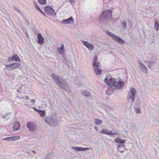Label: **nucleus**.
Returning a JSON list of instances; mask_svg holds the SVG:
<instances>
[{
  "label": "nucleus",
  "mask_w": 159,
  "mask_h": 159,
  "mask_svg": "<svg viewBox=\"0 0 159 159\" xmlns=\"http://www.w3.org/2000/svg\"><path fill=\"white\" fill-rule=\"evenodd\" d=\"M51 77L58 85H60L62 80L60 77L54 73L52 74Z\"/></svg>",
  "instance_id": "obj_7"
},
{
  "label": "nucleus",
  "mask_w": 159,
  "mask_h": 159,
  "mask_svg": "<svg viewBox=\"0 0 159 159\" xmlns=\"http://www.w3.org/2000/svg\"><path fill=\"white\" fill-rule=\"evenodd\" d=\"M45 122L49 125L54 126L57 124V119L55 116H50L47 117L45 120Z\"/></svg>",
  "instance_id": "obj_3"
},
{
  "label": "nucleus",
  "mask_w": 159,
  "mask_h": 159,
  "mask_svg": "<svg viewBox=\"0 0 159 159\" xmlns=\"http://www.w3.org/2000/svg\"><path fill=\"white\" fill-rule=\"evenodd\" d=\"M124 152V151H120V152H121V153H122Z\"/></svg>",
  "instance_id": "obj_50"
},
{
  "label": "nucleus",
  "mask_w": 159,
  "mask_h": 159,
  "mask_svg": "<svg viewBox=\"0 0 159 159\" xmlns=\"http://www.w3.org/2000/svg\"><path fill=\"white\" fill-rule=\"evenodd\" d=\"M20 137L19 136H14L5 138L3 139V140H7L8 141H12L18 140L20 139Z\"/></svg>",
  "instance_id": "obj_17"
},
{
  "label": "nucleus",
  "mask_w": 159,
  "mask_h": 159,
  "mask_svg": "<svg viewBox=\"0 0 159 159\" xmlns=\"http://www.w3.org/2000/svg\"><path fill=\"white\" fill-rule=\"evenodd\" d=\"M52 154L51 153H49L48 155V156H50L51 155H52Z\"/></svg>",
  "instance_id": "obj_47"
},
{
  "label": "nucleus",
  "mask_w": 159,
  "mask_h": 159,
  "mask_svg": "<svg viewBox=\"0 0 159 159\" xmlns=\"http://www.w3.org/2000/svg\"><path fill=\"white\" fill-rule=\"evenodd\" d=\"M45 12L47 14L54 16L56 15L54 10L49 6L45 7L44 8Z\"/></svg>",
  "instance_id": "obj_5"
},
{
  "label": "nucleus",
  "mask_w": 159,
  "mask_h": 159,
  "mask_svg": "<svg viewBox=\"0 0 159 159\" xmlns=\"http://www.w3.org/2000/svg\"><path fill=\"white\" fill-rule=\"evenodd\" d=\"M73 21V18L72 17H71L67 19L64 20L61 22L64 24H66L70 23L71 22H72Z\"/></svg>",
  "instance_id": "obj_20"
},
{
  "label": "nucleus",
  "mask_w": 159,
  "mask_h": 159,
  "mask_svg": "<svg viewBox=\"0 0 159 159\" xmlns=\"http://www.w3.org/2000/svg\"><path fill=\"white\" fill-rule=\"evenodd\" d=\"M26 126L29 130L31 132L34 131L37 129L36 125L33 122H28Z\"/></svg>",
  "instance_id": "obj_8"
},
{
  "label": "nucleus",
  "mask_w": 159,
  "mask_h": 159,
  "mask_svg": "<svg viewBox=\"0 0 159 159\" xmlns=\"http://www.w3.org/2000/svg\"><path fill=\"white\" fill-rule=\"evenodd\" d=\"M106 33L107 34L110 36L115 42L121 44L125 43V41L122 39L114 34L108 31L106 32Z\"/></svg>",
  "instance_id": "obj_2"
},
{
  "label": "nucleus",
  "mask_w": 159,
  "mask_h": 159,
  "mask_svg": "<svg viewBox=\"0 0 159 159\" xmlns=\"http://www.w3.org/2000/svg\"><path fill=\"white\" fill-rule=\"evenodd\" d=\"M38 11H39L40 12H41V13H42V14L43 13V11H42L41 10V9H40L39 10H38Z\"/></svg>",
  "instance_id": "obj_44"
},
{
  "label": "nucleus",
  "mask_w": 159,
  "mask_h": 159,
  "mask_svg": "<svg viewBox=\"0 0 159 159\" xmlns=\"http://www.w3.org/2000/svg\"><path fill=\"white\" fill-rule=\"evenodd\" d=\"M147 66L150 68L151 69L152 67L154 66L156 62V60H151L149 61H146Z\"/></svg>",
  "instance_id": "obj_12"
},
{
  "label": "nucleus",
  "mask_w": 159,
  "mask_h": 159,
  "mask_svg": "<svg viewBox=\"0 0 159 159\" xmlns=\"http://www.w3.org/2000/svg\"><path fill=\"white\" fill-rule=\"evenodd\" d=\"M100 133L101 134H106L110 135H112L114 134H118L116 132L112 133L111 131H109L108 130L105 129H102V130L101 131Z\"/></svg>",
  "instance_id": "obj_11"
},
{
  "label": "nucleus",
  "mask_w": 159,
  "mask_h": 159,
  "mask_svg": "<svg viewBox=\"0 0 159 159\" xmlns=\"http://www.w3.org/2000/svg\"><path fill=\"white\" fill-rule=\"evenodd\" d=\"M138 64L139 65V68L142 71L146 73L147 72V68L144 65H143L142 63L139 62Z\"/></svg>",
  "instance_id": "obj_15"
},
{
  "label": "nucleus",
  "mask_w": 159,
  "mask_h": 159,
  "mask_svg": "<svg viewBox=\"0 0 159 159\" xmlns=\"http://www.w3.org/2000/svg\"><path fill=\"white\" fill-rule=\"evenodd\" d=\"M11 65H12L11 69L13 70L17 68L20 65V64L17 62H14L11 64Z\"/></svg>",
  "instance_id": "obj_25"
},
{
  "label": "nucleus",
  "mask_w": 159,
  "mask_h": 159,
  "mask_svg": "<svg viewBox=\"0 0 159 159\" xmlns=\"http://www.w3.org/2000/svg\"><path fill=\"white\" fill-rule=\"evenodd\" d=\"M37 38L38 40V42L39 44H42L44 43V39L42 37L41 34H38Z\"/></svg>",
  "instance_id": "obj_19"
},
{
  "label": "nucleus",
  "mask_w": 159,
  "mask_h": 159,
  "mask_svg": "<svg viewBox=\"0 0 159 159\" xmlns=\"http://www.w3.org/2000/svg\"><path fill=\"white\" fill-rule=\"evenodd\" d=\"M125 148V145H119L118 146H117V148H118V151H119V149H118L119 148Z\"/></svg>",
  "instance_id": "obj_36"
},
{
  "label": "nucleus",
  "mask_w": 159,
  "mask_h": 159,
  "mask_svg": "<svg viewBox=\"0 0 159 159\" xmlns=\"http://www.w3.org/2000/svg\"><path fill=\"white\" fill-rule=\"evenodd\" d=\"M90 149V148H83L80 147V151H86Z\"/></svg>",
  "instance_id": "obj_33"
},
{
  "label": "nucleus",
  "mask_w": 159,
  "mask_h": 159,
  "mask_svg": "<svg viewBox=\"0 0 159 159\" xmlns=\"http://www.w3.org/2000/svg\"><path fill=\"white\" fill-rule=\"evenodd\" d=\"M154 27L157 31H159V25L157 22H156L154 24Z\"/></svg>",
  "instance_id": "obj_28"
},
{
  "label": "nucleus",
  "mask_w": 159,
  "mask_h": 159,
  "mask_svg": "<svg viewBox=\"0 0 159 159\" xmlns=\"http://www.w3.org/2000/svg\"><path fill=\"white\" fill-rule=\"evenodd\" d=\"M75 0H70L69 2L71 3H74L75 2Z\"/></svg>",
  "instance_id": "obj_40"
},
{
  "label": "nucleus",
  "mask_w": 159,
  "mask_h": 159,
  "mask_svg": "<svg viewBox=\"0 0 159 159\" xmlns=\"http://www.w3.org/2000/svg\"><path fill=\"white\" fill-rule=\"evenodd\" d=\"M83 44L87 48L89 49L92 50L94 49V46L93 45L90 43H89L86 41L81 40Z\"/></svg>",
  "instance_id": "obj_10"
},
{
  "label": "nucleus",
  "mask_w": 159,
  "mask_h": 159,
  "mask_svg": "<svg viewBox=\"0 0 159 159\" xmlns=\"http://www.w3.org/2000/svg\"><path fill=\"white\" fill-rule=\"evenodd\" d=\"M98 67L99 65L93 66L94 68V71L96 74L98 75H101L102 72V70L98 68Z\"/></svg>",
  "instance_id": "obj_18"
},
{
  "label": "nucleus",
  "mask_w": 159,
  "mask_h": 159,
  "mask_svg": "<svg viewBox=\"0 0 159 159\" xmlns=\"http://www.w3.org/2000/svg\"><path fill=\"white\" fill-rule=\"evenodd\" d=\"M41 117H43L46 114L45 111L44 110H41L39 113Z\"/></svg>",
  "instance_id": "obj_30"
},
{
  "label": "nucleus",
  "mask_w": 159,
  "mask_h": 159,
  "mask_svg": "<svg viewBox=\"0 0 159 159\" xmlns=\"http://www.w3.org/2000/svg\"><path fill=\"white\" fill-rule=\"evenodd\" d=\"M94 128L96 130H97L98 129V127L96 126H95Z\"/></svg>",
  "instance_id": "obj_42"
},
{
  "label": "nucleus",
  "mask_w": 159,
  "mask_h": 159,
  "mask_svg": "<svg viewBox=\"0 0 159 159\" xmlns=\"http://www.w3.org/2000/svg\"><path fill=\"white\" fill-rule=\"evenodd\" d=\"M34 110L38 113H39V112H40V111H41L40 110L38 109L35 107H34L33 108Z\"/></svg>",
  "instance_id": "obj_38"
},
{
  "label": "nucleus",
  "mask_w": 159,
  "mask_h": 159,
  "mask_svg": "<svg viewBox=\"0 0 159 159\" xmlns=\"http://www.w3.org/2000/svg\"><path fill=\"white\" fill-rule=\"evenodd\" d=\"M5 66L7 68V69L8 70H12L11 69L12 68V65H11V64H9V65H5Z\"/></svg>",
  "instance_id": "obj_32"
},
{
  "label": "nucleus",
  "mask_w": 159,
  "mask_h": 159,
  "mask_svg": "<svg viewBox=\"0 0 159 159\" xmlns=\"http://www.w3.org/2000/svg\"><path fill=\"white\" fill-rule=\"evenodd\" d=\"M20 123L18 121H15L13 126V130L14 131L18 130L20 129Z\"/></svg>",
  "instance_id": "obj_16"
},
{
  "label": "nucleus",
  "mask_w": 159,
  "mask_h": 159,
  "mask_svg": "<svg viewBox=\"0 0 159 159\" xmlns=\"http://www.w3.org/2000/svg\"><path fill=\"white\" fill-rule=\"evenodd\" d=\"M82 94H83L84 96L87 97H89L90 96V93L87 91L83 90L81 92Z\"/></svg>",
  "instance_id": "obj_24"
},
{
  "label": "nucleus",
  "mask_w": 159,
  "mask_h": 159,
  "mask_svg": "<svg viewBox=\"0 0 159 159\" xmlns=\"http://www.w3.org/2000/svg\"><path fill=\"white\" fill-rule=\"evenodd\" d=\"M17 91L18 92H19V90H18V89H17Z\"/></svg>",
  "instance_id": "obj_53"
},
{
  "label": "nucleus",
  "mask_w": 159,
  "mask_h": 159,
  "mask_svg": "<svg viewBox=\"0 0 159 159\" xmlns=\"http://www.w3.org/2000/svg\"><path fill=\"white\" fill-rule=\"evenodd\" d=\"M7 60L9 62H12L14 61L19 62L20 61V58L16 54L13 55L11 57H8Z\"/></svg>",
  "instance_id": "obj_9"
},
{
  "label": "nucleus",
  "mask_w": 159,
  "mask_h": 159,
  "mask_svg": "<svg viewBox=\"0 0 159 159\" xmlns=\"http://www.w3.org/2000/svg\"><path fill=\"white\" fill-rule=\"evenodd\" d=\"M46 0H38V2L40 4L45 5L46 3Z\"/></svg>",
  "instance_id": "obj_27"
},
{
  "label": "nucleus",
  "mask_w": 159,
  "mask_h": 159,
  "mask_svg": "<svg viewBox=\"0 0 159 159\" xmlns=\"http://www.w3.org/2000/svg\"><path fill=\"white\" fill-rule=\"evenodd\" d=\"M111 89H108L106 91V93L108 95H110L112 93V92H111L110 93V92L111 90Z\"/></svg>",
  "instance_id": "obj_35"
},
{
  "label": "nucleus",
  "mask_w": 159,
  "mask_h": 159,
  "mask_svg": "<svg viewBox=\"0 0 159 159\" xmlns=\"http://www.w3.org/2000/svg\"><path fill=\"white\" fill-rule=\"evenodd\" d=\"M24 105H27V104H24Z\"/></svg>",
  "instance_id": "obj_52"
},
{
  "label": "nucleus",
  "mask_w": 159,
  "mask_h": 159,
  "mask_svg": "<svg viewBox=\"0 0 159 159\" xmlns=\"http://www.w3.org/2000/svg\"><path fill=\"white\" fill-rule=\"evenodd\" d=\"M26 152L28 154H29V152Z\"/></svg>",
  "instance_id": "obj_51"
},
{
  "label": "nucleus",
  "mask_w": 159,
  "mask_h": 159,
  "mask_svg": "<svg viewBox=\"0 0 159 159\" xmlns=\"http://www.w3.org/2000/svg\"><path fill=\"white\" fill-rule=\"evenodd\" d=\"M136 90L135 89L131 87L130 88L129 92L128 93V99H131V101L134 102L135 99V97L136 94Z\"/></svg>",
  "instance_id": "obj_4"
},
{
  "label": "nucleus",
  "mask_w": 159,
  "mask_h": 159,
  "mask_svg": "<svg viewBox=\"0 0 159 159\" xmlns=\"http://www.w3.org/2000/svg\"><path fill=\"white\" fill-rule=\"evenodd\" d=\"M111 0H104V2L105 3H109Z\"/></svg>",
  "instance_id": "obj_39"
},
{
  "label": "nucleus",
  "mask_w": 159,
  "mask_h": 159,
  "mask_svg": "<svg viewBox=\"0 0 159 159\" xmlns=\"http://www.w3.org/2000/svg\"><path fill=\"white\" fill-rule=\"evenodd\" d=\"M134 111H135L136 113H140L141 112V108L140 107L135 108Z\"/></svg>",
  "instance_id": "obj_29"
},
{
  "label": "nucleus",
  "mask_w": 159,
  "mask_h": 159,
  "mask_svg": "<svg viewBox=\"0 0 159 159\" xmlns=\"http://www.w3.org/2000/svg\"><path fill=\"white\" fill-rule=\"evenodd\" d=\"M32 152L34 154H36V152L35 151H32Z\"/></svg>",
  "instance_id": "obj_45"
},
{
  "label": "nucleus",
  "mask_w": 159,
  "mask_h": 159,
  "mask_svg": "<svg viewBox=\"0 0 159 159\" xmlns=\"http://www.w3.org/2000/svg\"><path fill=\"white\" fill-rule=\"evenodd\" d=\"M94 122L95 124L97 125H100L102 123V120L97 118L95 119Z\"/></svg>",
  "instance_id": "obj_26"
},
{
  "label": "nucleus",
  "mask_w": 159,
  "mask_h": 159,
  "mask_svg": "<svg viewBox=\"0 0 159 159\" xmlns=\"http://www.w3.org/2000/svg\"><path fill=\"white\" fill-rule=\"evenodd\" d=\"M25 35H26V36L27 37H28V34H27V32H26L25 33Z\"/></svg>",
  "instance_id": "obj_48"
},
{
  "label": "nucleus",
  "mask_w": 159,
  "mask_h": 159,
  "mask_svg": "<svg viewBox=\"0 0 159 159\" xmlns=\"http://www.w3.org/2000/svg\"><path fill=\"white\" fill-rule=\"evenodd\" d=\"M42 14L45 16H47L46 14L44 13L43 12V13H42Z\"/></svg>",
  "instance_id": "obj_49"
},
{
  "label": "nucleus",
  "mask_w": 159,
  "mask_h": 159,
  "mask_svg": "<svg viewBox=\"0 0 159 159\" xmlns=\"http://www.w3.org/2000/svg\"><path fill=\"white\" fill-rule=\"evenodd\" d=\"M124 85V82L123 81H120L118 82L117 84L116 85L115 87L116 89H121Z\"/></svg>",
  "instance_id": "obj_13"
},
{
  "label": "nucleus",
  "mask_w": 159,
  "mask_h": 159,
  "mask_svg": "<svg viewBox=\"0 0 159 159\" xmlns=\"http://www.w3.org/2000/svg\"><path fill=\"white\" fill-rule=\"evenodd\" d=\"M99 63L98 62V58L96 56H95L93 59V66L98 65Z\"/></svg>",
  "instance_id": "obj_23"
},
{
  "label": "nucleus",
  "mask_w": 159,
  "mask_h": 159,
  "mask_svg": "<svg viewBox=\"0 0 159 159\" xmlns=\"http://www.w3.org/2000/svg\"><path fill=\"white\" fill-rule=\"evenodd\" d=\"M112 11L106 10L102 12L100 16L99 20L101 21H106L112 17Z\"/></svg>",
  "instance_id": "obj_1"
},
{
  "label": "nucleus",
  "mask_w": 159,
  "mask_h": 159,
  "mask_svg": "<svg viewBox=\"0 0 159 159\" xmlns=\"http://www.w3.org/2000/svg\"><path fill=\"white\" fill-rule=\"evenodd\" d=\"M58 85L62 89H65L68 88V84L65 80H63V79H62V80L60 84V85Z\"/></svg>",
  "instance_id": "obj_14"
},
{
  "label": "nucleus",
  "mask_w": 159,
  "mask_h": 159,
  "mask_svg": "<svg viewBox=\"0 0 159 159\" xmlns=\"http://www.w3.org/2000/svg\"><path fill=\"white\" fill-rule=\"evenodd\" d=\"M122 25L124 29H127V23L125 21H122Z\"/></svg>",
  "instance_id": "obj_31"
},
{
  "label": "nucleus",
  "mask_w": 159,
  "mask_h": 159,
  "mask_svg": "<svg viewBox=\"0 0 159 159\" xmlns=\"http://www.w3.org/2000/svg\"><path fill=\"white\" fill-rule=\"evenodd\" d=\"M115 141L116 143H120L121 144H124L125 142V139L122 140L120 138L118 137L116 138L115 139Z\"/></svg>",
  "instance_id": "obj_22"
},
{
  "label": "nucleus",
  "mask_w": 159,
  "mask_h": 159,
  "mask_svg": "<svg viewBox=\"0 0 159 159\" xmlns=\"http://www.w3.org/2000/svg\"><path fill=\"white\" fill-rule=\"evenodd\" d=\"M35 101L34 99H32L31 100V102L34 104V102H35Z\"/></svg>",
  "instance_id": "obj_41"
},
{
  "label": "nucleus",
  "mask_w": 159,
  "mask_h": 159,
  "mask_svg": "<svg viewBox=\"0 0 159 159\" xmlns=\"http://www.w3.org/2000/svg\"><path fill=\"white\" fill-rule=\"evenodd\" d=\"M104 82L106 83L108 86H113L117 83L116 82V80L112 78H110L108 80V79L106 77L104 80Z\"/></svg>",
  "instance_id": "obj_6"
},
{
  "label": "nucleus",
  "mask_w": 159,
  "mask_h": 159,
  "mask_svg": "<svg viewBox=\"0 0 159 159\" xmlns=\"http://www.w3.org/2000/svg\"><path fill=\"white\" fill-rule=\"evenodd\" d=\"M71 148L74 149L76 151H80V147H71Z\"/></svg>",
  "instance_id": "obj_34"
},
{
  "label": "nucleus",
  "mask_w": 159,
  "mask_h": 159,
  "mask_svg": "<svg viewBox=\"0 0 159 159\" xmlns=\"http://www.w3.org/2000/svg\"><path fill=\"white\" fill-rule=\"evenodd\" d=\"M57 51L58 53L60 54H63L64 51V46L63 44H61V47L58 48Z\"/></svg>",
  "instance_id": "obj_21"
},
{
  "label": "nucleus",
  "mask_w": 159,
  "mask_h": 159,
  "mask_svg": "<svg viewBox=\"0 0 159 159\" xmlns=\"http://www.w3.org/2000/svg\"><path fill=\"white\" fill-rule=\"evenodd\" d=\"M38 11H39L40 12H41V13H42V14L43 13V11H42L41 10V9H40L39 10H38Z\"/></svg>",
  "instance_id": "obj_43"
},
{
  "label": "nucleus",
  "mask_w": 159,
  "mask_h": 159,
  "mask_svg": "<svg viewBox=\"0 0 159 159\" xmlns=\"http://www.w3.org/2000/svg\"><path fill=\"white\" fill-rule=\"evenodd\" d=\"M34 7H35V8L38 10H39L40 8L36 4L34 3Z\"/></svg>",
  "instance_id": "obj_37"
},
{
  "label": "nucleus",
  "mask_w": 159,
  "mask_h": 159,
  "mask_svg": "<svg viewBox=\"0 0 159 159\" xmlns=\"http://www.w3.org/2000/svg\"><path fill=\"white\" fill-rule=\"evenodd\" d=\"M25 97L26 99H28V97L27 96H25Z\"/></svg>",
  "instance_id": "obj_46"
}]
</instances>
